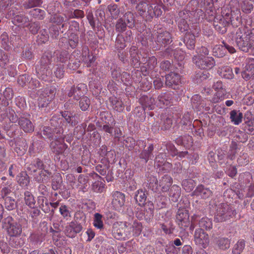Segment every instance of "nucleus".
<instances>
[{
    "label": "nucleus",
    "mask_w": 254,
    "mask_h": 254,
    "mask_svg": "<svg viewBox=\"0 0 254 254\" xmlns=\"http://www.w3.org/2000/svg\"><path fill=\"white\" fill-rule=\"evenodd\" d=\"M138 14L146 21H151L153 18L161 16L163 13L162 5L153 6L149 0H142L136 5Z\"/></svg>",
    "instance_id": "obj_1"
},
{
    "label": "nucleus",
    "mask_w": 254,
    "mask_h": 254,
    "mask_svg": "<svg viewBox=\"0 0 254 254\" xmlns=\"http://www.w3.org/2000/svg\"><path fill=\"white\" fill-rule=\"evenodd\" d=\"M236 42L239 49L248 52L254 47V29L239 28L236 32Z\"/></svg>",
    "instance_id": "obj_2"
},
{
    "label": "nucleus",
    "mask_w": 254,
    "mask_h": 254,
    "mask_svg": "<svg viewBox=\"0 0 254 254\" xmlns=\"http://www.w3.org/2000/svg\"><path fill=\"white\" fill-rule=\"evenodd\" d=\"M28 223L25 218H21L16 222L12 217L8 216L2 221V228L6 230L10 237H17L22 233V229L27 227Z\"/></svg>",
    "instance_id": "obj_3"
},
{
    "label": "nucleus",
    "mask_w": 254,
    "mask_h": 254,
    "mask_svg": "<svg viewBox=\"0 0 254 254\" xmlns=\"http://www.w3.org/2000/svg\"><path fill=\"white\" fill-rule=\"evenodd\" d=\"M51 127H44L43 134L47 138H52L54 135L63 134V118L60 115H54L50 120Z\"/></svg>",
    "instance_id": "obj_4"
},
{
    "label": "nucleus",
    "mask_w": 254,
    "mask_h": 254,
    "mask_svg": "<svg viewBox=\"0 0 254 254\" xmlns=\"http://www.w3.org/2000/svg\"><path fill=\"white\" fill-rule=\"evenodd\" d=\"M64 138L65 136L63 134L54 135L52 138H48L52 140L50 143V148L55 155L62 154L67 148V145L64 143Z\"/></svg>",
    "instance_id": "obj_5"
},
{
    "label": "nucleus",
    "mask_w": 254,
    "mask_h": 254,
    "mask_svg": "<svg viewBox=\"0 0 254 254\" xmlns=\"http://www.w3.org/2000/svg\"><path fill=\"white\" fill-rule=\"evenodd\" d=\"M235 211L226 203H221L217 206L214 219L217 222H223L232 217Z\"/></svg>",
    "instance_id": "obj_6"
},
{
    "label": "nucleus",
    "mask_w": 254,
    "mask_h": 254,
    "mask_svg": "<svg viewBox=\"0 0 254 254\" xmlns=\"http://www.w3.org/2000/svg\"><path fill=\"white\" fill-rule=\"evenodd\" d=\"M193 63L199 68L209 70L215 65V61L211 57L197 55L192 57Z\"/></svg>",
    "instance_id": "obj_7"
},
{
    "label": "nucleus",
    "mask_w": 254,
    "mask_h": 254,
    "mask_svg": "<svg viewBox=\"0 0 254 254\" xmlns=\"http://www.w3.org/2000/svg\"><path fill=\"white\" fill-rule=\"evenodd\" d=\"M128 226L127 222L114 223L112 230L113 236L118 240H125L131 233L127 230Z\"/></svg>",
    "instance_id": "obj_8"
},
{
    "label": "nucleus",
    "mask_w": 254,
    "mask_h": 254,
    "mask_svg": "<svg viewBox=\"0 0 254 254\" xmlns=\"http://www.w3.org/2000/svg\"><path fill=\"white\" fill-rule=\"evenodd\" d=\"M155 41L158 47H165L172 42V35L167 31L160 30L157 32Z\"/></svg>",
    "instance_id": "obj_9"
},
{
    "label": "nucleus",
    "mask_w": 254,
    "mask_h": 254,
    "mask_svg": "<svg viewBox=\"0 0 254 254\" xmlns=\"http://www.w3.org/2000/svg\"><path fill=\"white\" fill-rule=\"evenodd\" d=\"M229 25V22L221 15H216L214 18V27L219 33L224 34L226 32L227 27Z\"/></svg>",
    "instance_id": "obj_10"
},
{
    "label": "nucleus",
    "mask_w": 254,
    "mask_h": 254,
    "mask_svg": "<svg viewBox=\"0 0 254 254\" xmlns=\"http://www.w3.org/2000/svg\"><path fill=\"white\" fill-rule=\"evenodd\" d=\"M112 204L115 209L120 210L125 202V195L123 193L116 191L112 194Z\"/></svg>",
    "instance_id": "obj_11"
},
{
    "label": "nucleus",
    "mask_w": 254,
    "mask_h": 254,
    "mask_svg": "<svg viewBox=\"0 0 254 254\" xmlns=\"http://www.w3.org/2000/svg\"><path fill=\"white\" fill-rule=\"evenodd\" d=\"M194 240L195 243L203 248H205L209 243V237L208 234L204 232L203 230L196 229L194 233Z\"/></svg>",
    "instance_id": "obj_12"
},
{
    "label": "nucleus",
    "mask_w": 254,
    "mask_h": 254,
    "mask_svg": "<svg viewBox=\"0 0 254 254\" xmlns=\"http://www.w3.org/2000/svg\"><path fill=\"white\" fill-rule=\"evenodd\" d=\"M212 192L203 185H199L192 192V196H196L202 199H206L212 195Z\"/></svg>",
    "instance_id": "obj_13"
},
{
    "label": "nucleus",
    "mask_w": 254,
    "mask_h": 254,
    "mask_svg": "<svg viewBox=\"0 0 254 254\" xmlns=\"http://www.w3.org/2000/svg\"><path fill=\"white\" fill-rule=\"evenodd\" d=\"M82 230V227L77 225L73 222H71L67 225L64 230L65 235L69 238H74L77 233L80 232Z\"/></svg>",
    "instance_id": "obj_14"
},
{
    "label": "nucleus",
    "mask_w": 254,
    "mask_h": 254,
    "mask_svg": "<svg viewBox=\"0 0 254 254\" xmlns=\"http://www.w3.org/2000/svg\"><path fill=\"white\" fill-rule=\"evenodd\" d=\"M177 220L181 222V224H179L181 225V227H188L189 225V215L188 210L185 208L179 209L176 215Z\"/></svg>",
    "instance_id": "obj_15"
},
{
    "label": "nucleus",
    "mask_w": 254,
    "mask_h": 254,
    "mask_svg": "<svg viewBox=\"0 0 254 254\" xmlns=\"http://www.w3.org/2000/svg\"><path fill=\"white\" fill-rule=\"evenodd\" d=\"M129 53L131 65L133 67L138 68L140 65V58L137 48L135 46L131 47L129 50Z\"/></svg>",
    "instance_id": "obj_16"
},
{
    "label": "nucleus",
    "mask_w": 254,
    "mask_h": 254,
    "mask_svg": "<svg viewBox=\"0 0 254 254\" xmlns=\"http://www.w3.org/2000/svg\"><path fill=\"white\" fill-rule=\"evenodd\" d=\"M180 76L178 73L171 72L166 75L165 84L169 87L178 85L180 82Z\"/></svg>",
    "instance_id": "obj_17"
},
{
    "label": "nucleus",
    "mask_w": 254,
    "mask_h": 254,
    "mask_svg": "<svg viewBox=\"0 0 254 254\" xmlns=\"http://www.w3.org/2000/svg\"><path fill=\"white\" fill-rule=\"evenodd\" d=\"M109 101L110 105L114 110L122 112L124 110V104L119 98L113 96L109 98Z\"/></svg>",
    "instance_id": "obj_18"
},
{
    "label": "nucleus",
    "mask_w": 254,
    "mask_h": 254,
    "mask_svg": "<svg viewBox=\"0 0 254 254\" xmlns=\"http://www.w3.org/2000/svg\"><path fill=\"white\" fill-rule=\"evenodd\" d=\"M139 101L143 109L148 108L150 110L154 109L155 103L154 98L147 95H142L139 98Z\"/></svg>",
    "instance_id": "obj_19"
},
{
    "label": "nucleus",
    "mask_w": 254,
    "mask_h": 254,
    "mask_svg": "<svg viewBox=\"0 0 254 254\" xmlns=\"http://www.w3.org/2000/svg\"><path fill=\"white\" fill-rule=\"evenodd\" d=\"M84 87V84H79L77 86L71 87L70 90L68 93L69 97H73L76 100H78L84 96V92L82 90V88Z\"/></svg>",
    "instance_id": "obj_20"
},
{
    "label": "nucleus",
    "mask_w": 254,
    "mask_h": 254,
    "mask_svg": "<svg viewBox=\"0 0 254 254\" xmlns=\"http://www.w3.org/2000/svg\"><path fill=\"white\" fill-rule=\"evenodd\" d=\"M160 122L158 125L156 124L155 126L159 129L161 128L162 130H167L171 128L172 125V119L166 115H162L160 116Z\"/></svg>",
    "instance_id": "obj_21"
},
{
    "label": "nucleus",
    "mask_w": 254,
    "mask_h": 254,
    "mask_svg": "<svg viewBox=\"0 0 254 254\" xmlns=\"http://www.w3.org/2000/svg\"><path fill=\"white\" fill-rule=\"evenodd\" d=\"M38 77L43 80H47L52 74V70L49 66H38L36 68Z\"/></svg>",
    "instance_id": "obj_22"
},
{
    "label": "nucleus",
    "mask_w": 254,
    "mask_h": 254,
    "mask_svg": "<svg viewBox=\"0 0 254 254\" xmlns=\"http://www.w3.org/2000/svg\"><path fill=\"white\" fill-rule=\"evenodd\" d=\"M18 123L21 128L26 132H30L34 130V126L32 123L26 118L20 117L19 118Z\"/></svg>",
    "instance_id": "obj_23"
},
{
    "label": "nucleus",
    "mask_w": 254,
    "mask_h": 254,
    "mask_svg": "<svg viewBox=\"0 0 254 254\" xmlns=\"http://www.w3.org/2000/svg\"><path fill=\"white\" fill-rule=\"evenodd\" d=\"M15 146L14 148L18 155L21 156L23 155L27 148V144L26 140L24 138L18 139L15 143Z\"/></svg>",
    "instance_id": "obj_24"
},
{
    "label": "nucleus",
    "mask_w": 254,
    "mask_h": 254,
    "mask_svg": "<svg viewBox=\"0 0 254 254\" xmlns=\"http://www.w3.org/2000/svg\"><path fill=\"white\" fill-rule=\"evenodd\" d=\"M127 225H129V226L127 230L131 232L129 237H136L140 235L142 231V224L140 222L134 221L132 224L127 223Z\"/></svg>",
    "instance_id": "obj_25"
},
{
    "label": "nucleus",
    "mask_w": 254,
    "mask_h": 254,
    "mask_svg": "<svg viewBox=\"0 0 254 254\" xmlns=\"http://www.w3.org/2000/svg\"><path fill=\"white\" fill-rule=\"evenodd\" d=\"M46 234L42 233H36L32 234L29 237L30 241L36 247L41 246L42 242L45 240Z\"/></svg>",
    "instance_id": "obj_26"
},
{
    "label": "nucleus",
    "mask_w": 254,
    "mask_h": 254,
    "mask_svg": "<svg viewBox=\"0 0 254 254\" xmlns=\"http://www.w3.org/2000/svg\"><path fill=\"white\" fill-rule=\"evenodd\" d=\"M172 96L169 92L162 93L158 96V105L161 107L169 105L172 100Z\"/></svg>",
    "instance_id": "obj_27"
},
{
    "label": "nucleus",
    "mask_w": 254,
    "mask_h": 254,
    "mask_svg": "<svg viewBox=\"0 0 254 254\" xmlns=\"http://www.w3.org/2000/svg\"><path fill=\"white\" fill-rule=\"evenodd\" d=\"M173 183V179L170 176L165 175L163 176L159 182V185L161 187L162 191L166 192L169 190V188Z\"/></svg>",
    "instance_id": "obj_28"
},
{
    "label": "nucleus",
    "mask_w": 254,
    "mask_h": 254,
    "mask_svg": "<svg viewBox=\"0 0 254 254\" xmlns=\"http://www.w3.org/2000/svg\"><path fill=\"white\" fill-rule=\"evenodd\" d=\"M123 21L126 22L127 27L129 28H132L135 25V16L133 13L130 11L126 12L123 17H121Z\"/></svg>",
    "instance_id": "obj_29"
},
{
    "label": "nucleus",
    "mask_w": 254,
    "mask_h": 254,
    "mask_svg": "<svg viewBox=\"0 0 254 254\" xmlns=\"http://www.w3.org/2000/svg\"><path fill=\"white\" fill-rule=\"evenodd\" d=\"M154 149L153 144H150V145L146 148L143 150L139 154V158L143 160L145 163H146L149 159L152 156V151Z\"/></svg>",
    "instance_id": "obj_30"
},
{
    "label": "nucleus",
    "mask_w": 254,
    "mask_h": 254,
    "mask_svg": "<svg viewBox=\"0 0 254 254\" xmlns=\"http://www.w3.org/2000/svg\"><path fill=\"white\" fill-rule=\"evenodd\" d=\"M39 97L38 98V106L40 108H43L47 107L50 102L52 101L50 99H48V94H44V89L39 91Z\"/></svg>",
    "instance_id": "obj_31"
},
{
    "label": "nucleus",
    "mask_w": 254,
    "mask_h": 254,
    "mask_svg": "<svg viewBox=\"0 0 254 254\" xmlns=\"http://www.w3.org/2000/svg\"><path fill=\"white\" fill-rule=\"evenodd\" d=\"M184 42L188 49L192 50L195 47V38L194 34L187 33L184 37Z\"/></svg>",
    "instance_id": "obj_32"
},
{
    "label": "nucleus",
    "mask_w": 254,
    "mask_h": 254,
    "mask_svg": "<svg viewBox=\"0 0 254 254\" xmlns=\"http://www.w3.org/2000/svg\"><path fill=\"white\" fill-rule=\"evenodd\" d=\"M61 114V117L63 118V119H64L65 121L72 127L75 126L77 125L78 122L74 119V117L72 113L67 111H65L62 112Z\"/></svg>",
    "instance_id": "obj_33"
},
{
    "label": "nucleus",
    "mask_w": 254,
    "mask_h": 254,
    "mask_svg": "<svg viewBox=\"0 0 254 254\" xmlns=\"http://www.w3.org/2000/svg\"><path fill=\"white\" fill-rule=\"evenodd\" d=\"M230 115L231 121L235 125H238L242 122L243 117V114L239 111L232 110L231 111Z\"/></svg>",
    "instance_id": "obj_34"
},
{
    "label": "nucleus",
    "mask_w": 254,
    "mask_h": 254,
    "mask_svg": "<svg viewBox=\"0 0 254 254\" xmlns=\"http://www.w3.org/2000/svg\"><path fill=\"white\" fill-rule=\"evenodd\" d=\"M181 195V188L177 185H174L171 187L169 191V196L173 201L178 200Z\"/></svg>",
    "instance_id": "obj_35"
},
{
    "label": "nucleus",
    "mask_w": 254,
    "mask_h": 254,
    "mask_svg": "<svg viewBox=\"0 0 254 254\" xmlns=\"http://www.w3.org/2000/svg\"><path fill=\"white\" fill-rule=\"evenodd\" d=\"M54 54L57 61L62 63H65L70 58L69 53L66 50H57Z\"/></svg>",
    "instance_id": "obj_36"
},
{
    "label": "nucleus",
    "mask_w": 254,
    "mask_h": 254,
    "mask_svg": "<svg viewBox=\"0 0 254 254\" xmlns=\"http://www.w3.org/2000/svg\"><path fill=\"white\" fill-rule=\"evenodd\" d=\"M1 186L2 187L1 190V196L2 198H4L12 191L13 185L11 181H8L6 182H3Z\"/></svg>",
    "instance_id": "obj_37"
},
{
    "label": "nucleus",
    "mask_w": 254,
    "mask_h": 254,
    "mask_svg": "<svg viewBox=\"0 0 254 254\" xmlns=\"http://www.w3.org/2000/svg\"><path fill=\"white\" fill-rule=\"evenodd\" d=\"M74 219L73 222L83 227L86 222V216L82 211H77L75 213Z\"/></svg>",
    "instance_id": "obj_38"
},
{
    "label": "nucleus",
    "mask_w": 254,
    "mask_h": 254,
    "mask_svg": "<svg viewBox=\"0 0 254 254\" xmlns=\"http://www.w3.org/2000/svg\"><path fill=\"white\" fill-rule=\"evenodd\" d=\"M146 194L142 190H138L135 193L134 198L139 206L144 205L146 200Z\"/></svg>",
    "instance_id": "obj_39"
},
{
    "label": "nucleus",
    "mask_w": 254,
    "mask_h": 254,
    "mask_svg": "<svg viewBox=\"0 0 254 254\" xmlns=\"http://www.w3.org/2000/svg\"><path fill=\"white\" fill-rule=\"evenodd\" d=\"M245 247V241L244 240H239L235 244L232 251V254H241Z\"/></svg>",
    "instance_id": "obj_40"
},
{
    "label": "nucleus",
    "mask_w": 254,
    "mask_h": 254,
    "mask_svg": "<svg viewBox=\"0 0 254 254\" xmlns=\"http://www.w3.org/2000/svg\"><path fill=\"white\" fill-rule=\"evenodd\" d=\"M198 225L200 227L199 229L203 230L204 229L206 230H210L212 227V222L211 220L207 217L201 218L199 221Z\"/></svg>",
    "instance_id": "obj_41"
},
{
    "label": "nucleus",
    "mask_w": 254,
    "mask_h": 254,
    "mask_svg": "<svg viewBox=\"0 0 254 254\" xmlns=\"http://www.w3.org/2000/svg\"><path fill=\"white\" fill-rule=\"evenodd\" d=\"M87 51H85L82 53L81 60L85 63L87 67L91 66V64L94 62L95 58L92 55H89L88 49Z\"/></svg>",
    "instance_id": "obj_42"
},
{
    "label": "nucleus",
    "mask_w": 254,
    "mask_h": 254,
    "mask_svg": "<svg viewBox=\"0 0 254 254\" xmlns=\"http://www.w3.org/2000/svg\"><path fill=\"white\" fill-rule=\"evenodd\" d=\"M29 21L27 17L24 15H17L14 17L12 22L16 25L18 26L24 25Z\"/></svg>",
    "instance_id": "obj_43"
},
{
    "label": "nucleus",
    "mask_w": 254,
    "mask_h": 254,
    "mask_svg": "<svg viewBox=\"0 0 254 254\" xmlns=\"http://www.w3.org/2000/svg\"><path fill=\"white\" fill-rule=\"evenodd\" d=\"M127 24L122 18H119L116 22L115 30L119 33H123L127 30Z\"/></svg>",
    "instance_id": "obj_44"
},
{
    "label": "nucleus",
    "mask_w": 254,
    "mask_h": 254,
    "mask_svg": "<svg viewBox=\"0 0 254 254\" xmlns=\"http://www.w3.org/2000/svg\"><path fill=\"white\" fill-rule=\"evenodd\" d=\"M213 55L215 57L221 58L226 54L225 48L223 45H216L213 48Z\"/></svg>",
    "instance_id": "obj_45"
},
{
    "label": "nucleus",
    "mask_w": 254,
    "mask_h": 254,
    "mask_svg": "<svg viewBox=\"0 0 254 254\" xmlns=\"http://www.w3.org/2000/svg\"><path fill=\"white\" fill-rule=\"evenodd\" d=\"M198 4V3L196 0H191L189 2L187 5V7L189 8L190 10H191L192 12H194V16H195L196 18H199L200 17H202L204 14L203 11L198 8L194 9V8H190V5H196Z\"/></svg>",
    "instance_id": "obj_46"
},
{
    "label": "nucleus",
    "mask_w": 254,
    "mask_h": 254,
    "mask_svg": "<svg viewBox=\"0 0 254 254\" xmlns=\"http://www.w3.org/2000/svg\"><path fill=\"white\" fill-rule=\"evenodd\" d=\"M2 47L5 50H8L10 48V42L9 40L8 36L7 33H2L0 36Z\"/></svg>",
    "instance_id": "obj_47"
},
{
    "label": "nucleus",
    "mask_w": 254,
    "mask_h": 254,
    "mask_svg": "<svg viewBox=\"0 0 254 254\" xmlns=\"http://www.w3.org/2000/svg\"><path fill=\"white\" fill-rule=\"evenodd\" d=\"M50 174L51 173L45 169L41 170L39 175L35 177L34 179L37 182L42 183L49 179Z\"/></svg>",
    "instance_id": "obj_48"
},
{
    "label": "nucleus",
    "mask_w": 254,
    "mask_h": 254,
    "mask_svg": "<svg viewBox=\"0 0 254 254\" xmlns=\"http://www.w3.org/2000/svg\"><path fill=\"white\" fill-rule=\"evenodd\" d=\"M43 3L42 0H27L23 4L24 9H30L34 7L39 6Z\"/></svg>",
    "instance_id": "obj_49"
},
{
    "label": "nucleus",
    "mask_w": 254,
    "mask_h": 254,
    "mask_svg": "<svg viewBox=\"0 0 254 254\" xmlns=\"http://www.w3.org/2000/svg\"><path fill=\"white\" fill-rule=\"evenodd\" d=\"M220 75L226 79H232L234 77L232 68L228 66H224L221 69Z\"/></svg>",
    "instance_id": "obj_50"
},
{
    "label": "nucleus",
    "mask_w": 254,
    "mask_h": 254,
    "mask_svg": "<svg viewBox=\"0 0 254 254\" xmlns=\"http://www.w3.org/2000/svg\"><path fill=\"white\" fill-rule=\"evenodd\" d=\"M35 168L42 170L45 169V165L44 164L42 161H41L39 158H37L34 161V163L30 164V166L29 167V169L30 170H31V172H35L36 171Z\"/></svg>",
    "instance_id": "obj_51"
},
{
    "label": "nucleus",
    "mask_w": 254,
    "mask_h": 254,
    "mask_svg": "<svg viewBox=\"0 0 254 254\" xmlns=\"http://www.w3.org/2000/svg\"><path fill=\"white\" fill-rule=\"evenodd\" d=\"M3 198L4 200V204L6 209L8 210H12L16 208V203L14 199L9 196H6Z\"/></svg>",
    "instance_id": "obj_52"
},
{
    "label": "nucleus",
    "mask_w": 254,
    "mask_h": 254,
    "mask_svg": "<svg viewBox=\"0 0 254 254\" xmlns=\"http://www.w3.org/2000/svg\"><path fill=\"white\" fill-rule=\"evenodd\" d=\"M24 200L26 205L30 207H33L35 206L36 201L33 194L29 191L24 192Z\"/></svg>",
    "instance_id": "obj_53"
},
{
    "label": "nucleus",
    "mask_w": 254,
    "mask_h": 254,
    "mask_svg": "<svg viewBox=\"0 0 254 254\" xmlns=\"http://www.w3.org/2000/svg\"><path fill=\"white\" fill-rule=\"evenodd\" d=\"M79 100V106L81 110L83 111H87L90 105V99L86 96H83Z\"/></svg>",
    "instance_id": "obj_54"
},
{
    "label": "nucleus",
    "mask_w": 254,
    "mask_h": 254,
    "mask_svg": "<svg viewBox=\"0 0 254 254\" xmlns=\"http://www.w3.org/2000/svg\"><path fill=\"white\" fill-rule=\"evenodd\" d=\"M57 93V88L55 86H50L44 88V94H48V99L53 100Z\"/></svg>",
    "instance_id": "obj_55"
},
{
    "label": "nucleus",
    "mask_w": 254,
    "mask_h": 254,
    "mask_svg": "<svg viewBox=\"0 0 254 254\" xmlns=\"http://www.w3.org/2000/svg\"><path fill=\"white\" fill-rule=\"evenodd\" d=\"M217 244L220 249L225 250L229 248L230 241L228 238H220L217 241Z\"/></svg>",
    "instance_id": "obj_56"
},
{
    "label": "nucleus",
    "mask_w": 254,
    "mask_h": 254,
    "mask_svg": "<svg viewBox=\"0 0 254 254\" xmlns=\"http://www.w3.org/2000/svg\"><path fill=\"white\" fill-rule=\"evenodd\" d=\"M208 6V8H207L205 11V15L208 16V17H207L208 21L214 20V18L216 16V11L215 8L213 7V4L212 3H209Z\"/></svg>",
    "instance_id": "obj_57"
},
{
    "label": "nucleus",
    "mask_w": 254,
    "mask_h": 254,
    "mask_svg": "<svg viewBox=\"0 0 254 254\" xmlns=\"http://www.w3.org/2000/svg\"><path fill=\"white\" fill-rule=\"evenodd\" d=\"M52 60V54L50 53H45L41 57L39 66H49Z\"/></svg>",
    "instance_id": "obj_58"
},
{
    "label": "nucleus",
    "mask_w": 254,
    "mask_h": 254,
    "mask_svg": "<svg viewBox=\"0 0 254 254\" xmlns=\"http://www.w3.org/2000/svg\"><path fill=\"white\" fill-rule=\"evenodd\" d=\"M17 182L22 187H27L30 182L28 176L26 173L21 174L18 177Z\"/></svg>",
    "instance_id": "obj_59"
},
{
    "label": "nucleus",
    "mask_w": 254,
    "mask_h": 254,
    "mask_svg": "<svg viewBox=\"0 0 254 254\" xmlns=\"http://www.w3.org/2000/svg\"><path fill=\"white\" fill-rule=\"evenodd\" d=\"M182 186L186 191L190 192L194 187V181L191 179H185L182 182Z\"/></svg>",
    "instance_id": "obj_60"
},
{
    "label": "nucleus",
    "mask_w": 254,
    "mask_h": 254,
    "mask_svg": "<svg viewBox=\"0 0 254 254\" xmlns=\"http://www.w3.org/2000/svg\"><path fill=\"white\" fill-rule=\"evenodd\" d=\"M49 34L46 29H43L40 31L37 40L39 43H45L49 40Z\"/></svg>",
    "instance_id": "obj_61"
},
{
    "label": "nucleus",
    "mask_w": 254,
    "mask_h": 254,
    "mask_svg": "<svg viewBox=\"0 0 254 254\" xmlns=\"http://www.w3.org/2000/svg\"><path fill=\"white\" fill-rule=\"evenodd\" d=\"M145 109L141 107H137L134 110L137 120L138 121H143L145 119Z\"/></svg>",
    "instance_id": "obj_62"
},
{
    "label": "nucleus",
    "mask_w": 254,
    "mask_h": 254,
    "mask_svg": "<svg viewBox=\"0 0 254 254\" xmlns=\"http://www.w3.org/2000/svg\"><path fill=\"white\" fill-rule=\"evenodd\" d=\"M78 36L77 33H71L68 37V43L72 48H75L78 43Z\"/></svg>",
    "instance_id": "obj_63"
},
{
    "label": "nucleus",
    "mask_w": 254,
    "mask_h": 254,
    "mask_svg": "<svg viewBox=\"0 0 254 254\" xmlns=\"http://www.w3.org/2000/svg\"><path fill=\"white\" fill-rule=\"evenodd\" d=\"M244 128L247 133L254 134V121L250 120L246 121Z\"/></svg>",
    "instance_id": "obj_64"
}]
</instances>
